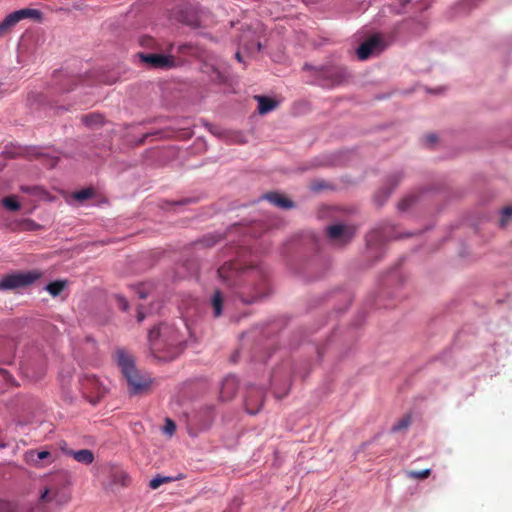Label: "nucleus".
Returning <instances> with one entry per match:
<instances>
[{
  "label": "nucleus",
  "instance_id": "nucleus-1",
  "mask_svg": "<svg viewBox=\"0 0 512 512\" xmlns=\"http://www.w3.org/2000/svg\"><path fill=\"white\" fill-rule=\"evenodd\" d=\"M115 360L123 376L127 380L131 392L139 393L150 386V377L146 374H142L136 368L134 358L131 354L123 349H118L115 352Z\"/></svg>",
  "mask_w": 512,
  "mask_h": 512
},
{
  "label": "nucleus",
  "instance_id": "nucleus-2",
  "mask_svg": "<svg viewBox=\"0 0 512 512\" xmlns=\"http://www.w3.org/2000/svg\"><path fill=\"white\" fill-rule=\"evenodd\" d=\"M313 70L316 77L326 81L324 85L327 86L340 85L349 77L347 69L342 66H319L313 67Z\"/></svg>",
  "mask_w": 512,
  "mask_h": 512
},
{
  "label": "nucleus",
  "instance_id": "nucleus-3",
  "mask_svg": "<svg viewBox=\"0 0 512 512\" xmlns=\"http://www.w3.org/2000/svg\"><path fill=\"white\" fill-rule=\"evenodd\" d=\"M38 271H28L5 276L0 280V289H14L33 283L40 277Z\"/></svg>",
  "mask_w": 512,
  "mask_h": 512
},
{
  "label": "nucleus",
  "instance_id": "nucleus-4",
  "mask_svg": "<svg viewBox=\"0 0 512 512\" xmlns=\"http://www.w3.org/2000/svg\"><path fill=\"white\" fill-rule=\"evenodd\" d=\"M386 47L383 37L379 34L372 35L365 40L357 49V56L360 60H366L371 56L380 54Z\"/></svg>",
  "mask_w": 512,
  "mask_h": 512
},
{
  "label": "nucleus",
  "instance_id": "nucleus-5",
  "mask_svg": "<svg viewBox=\"0 0 512 512\" xmlns=\"http://www.w3.org/2000/svg\"><path fill=\"white\" fill-rule=\"evenodd\" d=\"M40 12L36 9H21L7 15L3 21L0 22V37L6 34L12 27L19 21L26 18H39Z\"/></svg>",
  "mask_w": 512,
  "mask_h": 512
},
{
  "label": "nucleus",
  "instance_id": "nucleus-6",
  "mask_svg": "<svg viewBox=\"0 0 512 512\" xmlns=\"http://www.w3.org/2000/svg\"><path fill=\"white\" fill-rule=\"evenodd\" d=\"M328 237L337 244H344L354 235V229L345 224H335L327 228Z\"/></svg>",
  "mask_w": 512,
  "mask_h": 512
},
{
  "label": "nucleus",
  "instance_id": "nucleus-7",
  "mask_svg": "<svg viewBox=\"0 0 512 512\" xmlns=\"http://www.w3.org/2000/svg\"><path fill=\"white\" fill-rule=\"evenodd\" d=\"M158 338L163 339L165 344L169 346H174L179 343L177 332L173 331L172 328L166 324L154 328L150 331L149 340L151 342L155 341Z\"/></svg>",
  "mask_w": 512,
  "mask_h": 512
},
{
  "label": "nucleus",
  "instance_id": "nucleus-8",
  "mask_svg": "<svg viewBox=\"0 0 512 512\" xmlns=\"http://www.w3.org/2000/svg\"><path fill=\"white\" fill-rule=\"evenodd\" d=\"M143 62L154 68H170L174 66L173 57L162 54H141Z\"/></svg>",
  "mask_w": 512,
  "mask_h": 512
},
{
  "label": "nucleus",
  "instance_id": "nucleus-9",
  "mask_svg": "<svg viewBox=\"0 0 512 512\" xmlns=\"http://www.w3.org/2000/svg\"><path fill=\"white\" fill-rule=\"evenodd\" d=\"M62 450L66 455L73 457L77 462L84 464V465H89V464L93 463V461L95 459L94 453L89 449H81V450L75 451L72 449L62 447Z\"/></svg>",
  "mask_w": 512,
  "mask_h": 512
},
{
  "label": "nucleus",
  "instance_id": "nucleus-10",
  "mask_svg": "<svg viewBox=\"0 0 512 512\" xmlns=\"http://www.w3.org/2000/svg\"><path fill=\"white\" fill-rule=\"evenodd\" d=\"M130 483V476L127 472L121 469H115L112 471L110 475V482L108 487L111 490H115L116 488H123L128 486Z\"/></svg>",
  "mask_w": 512,
  "mask_h": 512
},
{
  "label": "nucleus",
  "instance_id": "nucleus-11",
  "mask_svg": "<svg viewBox=\"0 0 512 512\" xmlns=\"http://www.w3.org/2000/svg\"><path fill=\"white\" fill-rule=\"evenodd\" d=\"M0 512H33L28 504L14 503L0 499Z\"/></svg>",
  "mask_w": 512,
  "mask_h": 512
},
{
  "label": "nucleus",
  "instance_id": "nucleus-12",
  "mask_svg": "<svg viewBox=\"0 0 512 512\" xmlns=\"http://www.w3.org/2000/svg\"><path fill=\"white\" fill-rule=\"evenodd\" d=\"M262 404V393L259 391H252L246 399V409L250 414H256Z\"/></svg>",
  "mask_w": 512,
  "mask_h": 512
},
{
  "label": "nucleus",
  "instance_id": "nucleus-13",
  "mask_svg": "<svg viewBox=\"0 0 512 512\" xmlns=\"http://www.w3.org/2000/svg\"><path fill=\"white\" fill-rule=\"evenodd\" d=\"M236 390V379L234 377H228L224 380L221 388V398L223 400H230Z\"/></svg>",
  "mask_w": 512,
  "mask_h": 512
},
{
  "label": "nucleus",
  "instance_id": "nucleus-14",
  "mask_svg": "<svg viewBox=\"0 0 512 512\" xmlns=\"http://www.w3.org/2000/svg\"><path fill=\"white\" fill-rule=\"evenodd\" d=\"M255 99L258 102V112L262 115L271 112L277 107V102L270 98L255 96Z\"/></svg>",
  "mask_w": 512,
  "mask_h": 512
},
{
  "label": "nucleus",
  "instance_id": "nucleus-15",
  "mask_svg": "<svg viewBox=\"0 0 512 512\" xmlns=\"http://www.w3.org/2000/svg\"><path fill=\"white\" fill-rule=\"evenodd\" d=\"M28 460L33 463L35 466H41V461L48 460L49 463H52L54 459L49 451H30L27 454Z\"/></svg>",
  "mask_w": 512,
  "mask_h": 512
},
{
  "label": "nucleus",
  "instance_id": "nucleus-16",
  "mask_svg": "<svg viewBox=\"0 0 512 512\" xmlns=\"http://www.w3.org/2000/svg\"><path fill=\"white\" fill-rule=\"evenodd\" d=\"M265 198L272 203L273 205L280 208H290L292 207V202L285 198L283 195L278 193H270L265 196Z\"/></svg>",
  "mask_w": 512,
  "mask_h": 512
},
{
  "label": "nucleus",
  "instance_id": "nucleus-17",
  "mask_svg": "<svg viewBox=\"0 0 512 512\" xmlns=\"http://www.w3.org/2000/svg\"><path fill=\"white\" fill-rule=\"evenodd\" d=\"M58 494V488H45L40 494V501L42 503L57 501Z\"/></svg>",
  "mask_w": 512,
  "mask_h": 512
},
{
  "label": "nucleus",
  "instance_id": "nucleus-18",
  "mask_svg": "<svg viewBox=\"0 0 512 512\" xmlns=\"http://www.w3.org/2000/svg\"><path fill=\"white\" fill-rule=\"evenodd\" d=\"M39 228V225L31 219H24L16 223L14 229L21 231H33Z\"/></svg>",
  "mask_w": 512,
  "mask_h": 512
},
{
  "label": "nucleus",
  "instance_id": "nucleus-19",
  "mask_svg": "<svg viewBox=\"0 0 512 512\" xmlns=\"http://www.w3.org/2000/svg\"><path fill=\"white\" fill-rule=\"evenodd\" d=\"M223 298L219 291H216L212 298V307L215 317H219L222 313Z\"/></svg>",
  "mask_w": 512,
  "mask_h": 512
},
{
  "label": "nucleus",
  "instance_id": "nucleus-20",
  "mask_svg": "<svg viewBox=\"0 0 512 512\" xmlns=\"http://www.w3.org/2000/svg\"><path fill=\"white\" fill-rule=\"evenodd\" d=\"M65 282L62 281H55L53 283H50L47 285L46 290L52 295V296H58L64 289Z\"/></svg>",
  "mask_w": 512,
  "mask_h": 512
},
{
  "label": "nucleus",
  "instance_id": "nucleus-21",
  "mask_svg": "<svg viewBox=\"0 0 512 512\" xmlns=\"http://www.w3.org/2000/svg\"><path fill=\"white\" fill-rule=\"evenodd\" d=\"M2 204L5 208L11 211H17L20 209V203L18 202L17 198L15 196H9L5 197L2 200Z\"/></svg>",
  "mask_w": 512,
  "mask_h": 512
},
{
  "label": "nucleus",
  "instance_id": "nucleus-22",
  "mask_svg": "<svg viewBox=\"0 0 512 512\" xmlns=\"http://www.w3.org/2000/svg\"><path fill=\"white\" fill-rule=\"evenodd\" d=\"M98 388V382L95 378H87L82 383V389L84 394H87L92 392L93 390H96Z\"/></svg>",
  "mask_w": 512,
  "mask_h": 512
},
{
  "label": "nucleus",
  "instance_id": "nucleus-23",
  "mask_svg": "<svg viewBox=\"0 0 512 512\" xmlns=\"http://www.w3.org/2000/svg\"><path fill=\"white\" fill-rule=\"evenodd\" d=\"M83 121L88 125V126H95V125H100L103 123V118L101 115H98V114H91V115H86L83 117Z\"/></svg>",
  "mask_w": 512,
  "mask_h": 512
},
{
  "label": "nucleus",
  "instance_id": "nucleus-24",
  "mask_svg": "<svg viewBox=\"0 0 512 512\" xmlns=\"http://www.w3.org/2000/svg\"><path fill=\"white\" fill-rule=\"evenodd\" d=\"M173 479L171 477H163V476H157L155 478H153L150 483H149V486L150 488L152 489H157L159 488L162 484L164 483H167V482H170L172 481Z\"/></svg>",
  "mask_w": 512,
  "mask_h": 512
},
{
  "label": "nucleus",
  "instance_id": "nucleus-25",
  "mask_svg": "<svg viewBox=\"0 0 512 512\" xmlns=\"http://www.w3.org/2000/svg\"><path fill=\"white\" fill-rule=\"evenodd\" d=\"M512 218V206H508L502 210L500 225L502 227L506 226L509 220Z\"/></svg>",
  "mask_w": 512,
  "mask_h": 512
},
{
  "label": "nucleus",
  "instance_id": "nucleus-26",
  "mask_svg": "<svg viewBox=\"0 0 512 512\" xmlns=\"http://www.w3.org/2000/svg\"><path fill=\"white\" fill-rule=\"evenodd\" d=\"M431 473L430 469H424L422 471H409L407 472L408 477L414 478V479H425L427 478Z\"/></svg>",
  "mask_w": 512,
  "mask_h": 512
},
{
  "label": "nucleus",
  "instance_id": "nucleus-27",
  "mask_svg": "<svg viewBox=\"0 0 512 512\" xmlns=\"http://www.w3.org/2000/svg\"><path fill=\"white\" fill-rule=\"evenodd\" d=\"M22 191L45 198L46 193L40 187H22Z\"/></svg>",
  "mask_w": 512,
  "mask_h": 512
},
{
  "label": "nucleus",
  "instance_id": "nucleus-28",
  "mask_svg": "<svg viewBox=\"0 0 512 512\" xmlns=\"http://www.w3.org/2000/svg\"><path fill=\"white\" fill-rule=\"evenodd\" d=\"M92 195V190L84 189L74 193L73 197L78 201H84Z\"/></svg>",
  "mask_w": 512,
  "mask_h": 512
},
{
  "label": "nucleus",
  "instance_id": "nucleus-29",
  "mask_svg": "<svg viewBox=\"0 0 512 512\" xmlns=\"http://www.w3.org/2000/svg\"><path fill=\"white\" fill-rule=\"evenodd\" d=\"M175 430H176L175 423L172 420H170V419H166L165 425L163 427V432L165 434H168V435L171 436V435H173Z\"/></svg>",
  "mask_w": 512,
  "mask_h": 512
},
{
  "label": "nucleus",
  "instance_id": "nucleus-30",
  "mask_svg": "<svg viewBox=\"0 0 512 512\" xmlns=\"http://www.w3.org/2000/svg\"><path fill=\"white\" fill-rule=\"evenodd\" d=\"M409 418H402L397 424L393 426V431H401L409 426Z\"/></svg>",
  "mask_w": 512,
  "mask_h": 512
},
{
  "label": "nucleus",
  "instance_id": "nucleus-31",
  "mask_svg": "<svg viewBox=\"0 0 512 512\" xmlns=\"http://www.w3.org/2000/svg\"><path fill=\"white\" fill-rule=\"evenodd\" d=\"M119 305L123 310H126L128 307V303L124 298H119Z\"/></svg>",
  "mask_w": 512,
  "mask_h": 512
},
{
  "label": "nucleus",
  "instance_id": "nucleus-32",
  "mask_svg": "<svg viewBox=\"0 0 512 512\" xmlns=\"http://www.w3.org/2000/svg\"><path fill=\"white\" fill-rule=\"evenodd\" d=\"M224 272H225L224 268L219 269L218 273H219L220 277L225 278Z\"/></svg>",
  "mask_w": 512,
  "mask_h": 512
},
{
  "label": "nucleus",
  "instance_id": "nucleus-33",
  "mask_svg": "<svg viewBox=\"0 0 512 512\" xmlns=\"http://www.w3.org/2000/svg\"><path fill=\"white\" fill-rule=\"evenodd\" d=\"M143 319H144V315L141 312H139L138 313V321L141 322V321H143Z\"/></svg>",
  "mask_w": 512,
  "mask_h": 512
},
{
  "label": "nucleus",
  "instance_id": "nucleus-34",
  "mask_svg": "<svg viewBox=\"0 0 512 512\" xmlns=\"http://www.w3.org/2000/svg\"><path fill=\"white\" fill-rule=\"evenodd\" d=\"M236 58L238 59V61H242V58H241V55L239 52L236 53Z\"/></svg>",
  "mask_w": 512,
  "mask_h": 512
},
{
  "label": "nucleus",
  "instance_id": "nucleus-35",
  "mask_svg": "<svg viewBox=\"0 0 512 512\" xmlns=\"http://www.w3.org/2000/svg\"><path fill=\"white\" fill-rule=\"evenodd\" d=\"M18 512H28L27 509H19Z\"/></svg>",
  "mask_w": 512,
  "mask_h": 512
},
{
  "label": "nucleus",
  "instance_id": "nucleus-36",
  "mask_svg": "<svg viewBox=\"0 0 512 512\" xmlns=\"http://www.w3.org/2000/svg\"><path fill=\"white\" fill-rule=\"evenodd\" d=\"M0 373H3V377H6V372L0 371Z\"/></svg>",
  "mask_w": 512,
  "mask_h": 512
},
{
  "label": "nucleus",
  "instance_id": "nucleus-37",
  "mask_svg": "<svg viewBox=\"0 0 512 512\" xmlns=\"http://www.w3.org/2000/svg\"><path fill=\"white\" fill-rule=\"evenodd\" d=\"M208 426H209V423H208V424H205V425L203 426V429H204V428H207Z\"/></svg>",
  "mask_w": 512,
  "mask_h": 512
},
{
  "label": "nucleus",
  "instance_id": "nucleus-38",
  "mask_svg": "<svg viewBox=\"0 0 512 512\" xmlns=\"http://www.w3.org/2000/svg\"><path fill=\"white\" fill-rule=\"evenodd\" d=\"M405 2H408L409 0H404Z\"/></svg>",
  "mask_w": 512,
  "mask_h": 512
}]
</instances>
